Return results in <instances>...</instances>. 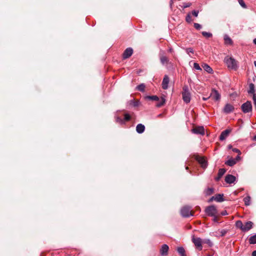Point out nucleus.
Here are the masks:
<instances>
[{
	"instance_id": "obj_1",
	"label": "nucleus",
	"mask_w": 256,
	"mask_h": 256,
	"mask_svg": "<svg viewBox=\"0 0 256 256\" xmlns=\"http://www.w3.org/2000/svg\"><path fill=\"white\" fill-rule=\"evenodd\" d=\"M224 61L228 68L236 70L238 68L237 62L234 58L228 56L224 58Z\"/></svg>"
},
{
	"instance_id": "obj_2",
	"label": "nucleus",
	"mask_w": 256,
	"mask_h": 256,
	"mask_svg": "<svg viewBox=\"0 0 256 256\" xmlns=\"http://www.w3.org/2000/svg\"><path fill=\"white\" fill-rule=\"evenodd\" d=\"M182 100L184 102L188 104L190 102L191 95L187 86H184L182 88Z\"/></svg>"
},
{
	"instance_id": "obj_3",
	"label": "nucleus",
	"mask_w": 256,
	"mask_h": 256,
	"mask_svg": "<svg viewBox=\"0 0 256 256\" xmlns=\"http://www.w3.org/2000/svg\"><path fill=\"white\" fill-rule=\"evenodd\" d=\"M205 212L208 216H213L217 214L218 210L214 206L212 205L206 208Z\"/></svg>"
},
{
	"instance_id": "obj_4",
	"label": "nucleus",
	"mask_w": 256,
	"mask_h": 256,
	"mask_svg": "<svg viewBox=\"0 0 256 256\" xmlns=\"http://www.w3.org/2000/svg\"><path fill=\"white\" fill-rule=\"evenodd\" d=\"M252 104L250 101H247L241 106L242 110L245 114L251 112L252 111Z\"/></svg>"
},
{
	"instance_id": "obj_5",
	"label": "nucleus",
	"mask_w": 256,
	"mask_h": 256,
	"mask_svg": "<svg viewBox=\"0 0 256 256\" xmlns=\"http://www.w3.org/2000/svg\"><path fill=\"white\" fill-rule=\"evenodd\" d=\"M180 214L183 217L185 218L192 216L190 210V208L188 206H185L182 208L180 210Z\"/></svg>"
},
{
	"instance_id": "obj_6",
	"label": "nucleus",
	"mask_w": 256,
	"mask_h": 256,
	"mask_svg": "<svg viewBox=\"0 0 256 256\" xmlns=\"http://www.w3.org/2000/svg\"><path fill=\"white\" fill-rule=\"evenodd\" d=\"M210 97L215 101H219L221 98V95L217 90L212 88L210 94Z\"/></svg>"
},
{
	"instance_id": "obj_7",
	"label": "nucleus",
	"mask_w": 256,
	"mask_h": 256,
	"mask_svg": "<svg viewBox=\"0 0 256 256\" xmlns=\"http://www.w3.org/2000/svg\"><path fill=\"white\" fill-rule=\"evenodd\" d=\"M192 241L196 246L200 250H202V240L200 238H194V236L192 238Z\"/></svg>"
},
{
	"instance_id": "obj_8",
	"label": "nucleus",
	"mask_w": 256,
	"mask_h": 256,
	"mask_svg": "<svg viewBox=\"0 0 256 256\" xmlns=\"http://www.w3.org/2000/svg\"><path fill=\"white\" fill-rule=\"evenodd\" d=\"M234 110V106L232 104H226L222 109V112L224 114H228L233 112Z\"/></svg>"
},
{
	"instance_id": "obj_9",
	"label": "nucleus",
	"mask_w": 256,
	"mask_h": 256,
	"mask_svg": "<svg viewBox=\"0 0 256 256\" xmlns=\"http://www.w3.org/2000/svg\"><path fill=\"white\" fill-rule=\"evenodd\" d=\"M192 132L194 134H200L201 135L204 134V126H197L192 130Z\"/></svg>"
},
{
	"instance_id": "obj_10",
	"label": "nucleus",
	"mask_w": 256,
	"mask_h": 256,
	"mask_svg": "<svg viewBox=\"0 0 256 256\" xmlns=\"http://www.w3.org/2000/svg\"><path fill=\"white\" fill-rule=\"evenodd\" d=\"M196 159L201 165V166L202 168H206L208 165L207 162L204 158L200 156H196Z\"/></svg>"
},
{
	"instance_id": "obj_11",
	"label": "nucleus",
	"mask_w": 256,
	"mask_h": 256,
	"mask_svg": "<svg viewBox=\"0 0 256 256\" xmlns=\"http://www.w3.org/2000/svg\"><path fill=\"white\" fill-rule=\"evenodd\" d=\"M133 53V50L131 48H127L124 52L122 58L124 59H126L130 58Z\"/></svg>"
},
{
	"instance_id": "obj_12",
	"label": "nucleus",
	"mask_w": 256,
	"mask_h": 256,
	"mask_svg": "<svg viewBox=\"0 0 256 256\" xmlns=\"http://www.w3.org/2000/svg\"><path fill=\"white\" fill-rule=\"evenodd\" d=\"M168 249H169V248L167 244H163L162 246V248L160 250V254L162 256H166L168 254Z\"/></svg>"
},
{
	"instance_id": "obj_13",
	"label": "nucleus",
	"mask_w": 256,
	"mask_h": 256,
	"mask_svg": "<svg viewBox=\"0 0 256 256\" xmlns=\"http://www.w3.org/2000/svg\"><path fill=\"white\" fill-rule=\"evenodd\" d=\"M169 83V78L167 75L164 76L162 82V88L164 90H166L168 88Z\"/></svg>"
},
{
	"instance_id": "obj_14",
	"label": "nucleus",
	"mask_w": 256,
	"mask_h": 256,
	"mask_svg": "<svg viewBox=\"0 0 256 256\" xmlns=\"http://www.w3.org/2000/svg\"><path fill=\"white\" fill-rule=\"evenodd\" d=\"M230 132V130H226L222 132L220 136V140L222 141L224 140L227 136H228Z\"/></svg>"
},
{
	"instance_id": "obj_15",
	"label": "nucleus",
	"mask_w": 256,
	"mask_h": 256,
	"mask_svg": "<svg viewBox=\"0 0 256 256\" xmlns=\"http://www.w3.org/2000/svg\"><path fill=\"white\" fill-rule=\"evenodd\" d=\"M236 180V177L232 174H228L225 178V181L228 184H232Z\"/></svg>"
},
{
	"instance_id": "obj_16",
	"label": "nucleus",
	"mask_w": 256,
	"mask_h": 256,
	"mask_svg": "<svg viewBox=\"0 0 256 256\" xmlns=\"http://www.w3.org/2000/svg\"><path fill=\"white\" fill-rule=\"evenodd\" d=\"M253 223L250 222H247L244 224V232H247L250 230L252 227Z\"/></svg>"
},
{
	"instance_id": "obj_17",
	"label": "nucleus",
	"mask_w": 256,
	"mask_h": 256,
	"mask_svg": "<svg viewBox=\"0 0 256 256\" xmlns=\"http://www.w3.org/2000/svg\"><path fill=\"white\" fill-rule=\"evenodd\" d=\"M145 130V126L142 124H138L136 126V131L138 134H142Z\"/></svg>"
},
{
	"instance_id": "obj_18",
	"label": "nucleus",
	"mask_w": 256,
	"mask_h": 256,
	"mask_svg": "<svg viewBox=\"0 0 256 256\" xmlns=\"http://www.w3.org/2000/svg\"><path fill=\"white\" fill-rule=\"evenodd\" d=\"M202 66L204 70L208 72V74H212L213 70L212 68L206 64H204L202 65Z\"/></svg>"
},
{
	"instance_id": "obj_19",
	"label": "nucleus",
	"mask_w": 256,
	"mask_h": 256,
	"mask_svg": "<svg viewBox=\"0 0 256 256\" xmlns=\"http://www.w3.org/2000/svg\"><path fill=\"white\" fill-rule=\"evenodd\" d=\"M236 163V160L232 158L229 159L227 161H226L225 162L226 164L228 166H234Z\"/></svg>"
},
{
	"instance_id": "obj_20",
	"label": "nucleus",
	"mask_w": 256,
	"mask_h": 256,
	"mask_svg": "<svg viewBox=\"0 0 256 256\" xmlns=\"http://www.w3.org/2000/svg\"><path fill=\"white\" fill-rule=\"evenodd\" d=\"M215 196V200L217 202H222L224 201V198H223V194H217L214 196Z\"/></svg>"
},
{
	"instance_id": "obj_21",
	"label": "nucleus",
	"mask_w": 256,
	"mask_h": 256,
	"mask_svg": "<svg viewBox=\"0 0 256 256\" xmlns=\"http://www.w3.org/2000/svg\"><path fill=\"white\" fill-rule=\"evenodd\" d=\"M226 172V170L224 168H220L218 172V176L216 178V180H219L221 178V177Z\"/></svg>"
},
{
	"instance_id": "obj_22",
	"label": "nucleus",
	"mask_w": 256,
	"mask_h": 256,
	"mask_svg": "<svg viewBox=\"0 0 256 256\" xmlns=\"http://www.w3.org/2000/svg\"><path fill=\"white\" fill-rule=\"evenodd\" d=\"M224 40L225 44H226L231 45L232 44V39L227 34H225L224 36Z\"/></svg>"
},
{
	"instance_id": "obj_23",
	"label": "nucleus",
	"mask_w": 256,
	"mask_h": 256,
	"mask_svg": "<svg viewBox=\"0 0 256 256\" xmlns=\"http://www.w3.org/2000/svg\"><path fill=\"white\" fill-rule=\"evenodd\" d=\"M177 251L180 256H186L185 254V250L183 247L178 248Z\"/></svg>"
},
{
	"instance_id": "obj_24",
	"label": "nucleus",
	"mask_w": 256,
	"mask_h": 256,
	"mask_svg": "<svg viewBox=\"0 0 256 256\" xmlns=\"http://www.w3.org/2000/svg\"><path fill=\"white\" fill-rule=\"evenodd\" d=\"M145 85L144 84H141L139 85H138L136 87V90H138V91H140L141 92H144V89H145Z\"/></svg>"
},
{
	"instance_id": "obj_25",
	"label": "nucleus",
	"mask_w": 256,
	"mask_h": 256,
	"mask_svg": "<svg viewBox=\"0 0 256 256\" xmlns=\"http://www.w3.org/2000/svg\"><path fill=\"white\" fill-rule=\"evenodd\" d=\"M160 60L161 63L162 64H164L168 62V59L166 56H162L160 57Z\"/></svg>"
},
{
	"instance_id": "obj_26",
	"label": "nucleus",
	"mask_w": 256,
	"mask_h": 256,
	"mask_svg": "<svg viewBox=\"0 0 256 256\" xmlns=\"http://www.w3.org/2000/svg\"><path fill=\"white\" fill-rule=\"evenodd\" d=\"M236 226L243 231L244 224L241 220H237L236 222Z\"/></svg>"
},
{
	"instance_id": "obj_27",
	"label": "nucleus",
	"mask_w": 256,
	"mask_h": 256,
	"mask_svg": "<svg viewBox=\"0 0 256 256\" xmlns=\"http://www.w3.org/2000/svg\"><path fill=\"white\" fill-rule=\"evenodd\" d=\"M249 90H248V94H254L255 92L254 86L253 84L251 83L249 85Z\"/></svg>"
},
{
	"instance_id": "obj_28",
	"label": "nucleus",
	"mask_w": 256,
	"mask_h": 256,
	"mask_svg": "<svg viewBox=\"0 0 256 256\" xmlns=\"http://www.w3.org/2000/svg\"><path fill=\"white\" fill-rule=\"evenodd\" d=\"M244 202L246 206H248L250 204V196H246L244 198Z\"/></svg>"
},
{
	"instance_id": "obj_29",
	"label": "nucleus",
	"mask_w": 256,
	"mask_h": 256,
	"mask_svg": "<svg viewBox=\"0 0 256 256\" xmlns=\"http://www.w3.org/2000/svg\"><path fill=\"white\" fill-rule=\"evenodd\" d=\"M249 242L250 244H256V234H254L249 238Z\"/></svg>"
},
{
	"instance_id": "obj_30",
	"label": "nucleus",
	"mask_w": 256,
	"mask_h": 256,
	"mask_svg": "<svg viewBox=\"0 0 256 256\" xmlns=\"http://www.w3.org/2000/svg\"><path fill=\"white\" fill-rule=\"evenodd\" d=\"M146 98L154 101H158L160 100L159 98L156 96H147Z\"/></svg>"
},
{
	"instance_id": "obj_31",
	"label": "nucleus",
	"mask_w": 256,
	"mask_h": 256,
	"mask_svg": "<svg viewBox=\"0 0 256 256\" xmlns=\"http://www.w3.org/2000/svg\"><path fill=\"white\" fill-rule=\"evenodd\" d=\"M214 188H209L206 190L204 193L206 196H210L214 192Z\"/></svg>"
},
{
	"instance_id": "obj_32",
	"label": "nucleus",
	"mask_w": 256,
	"mask_h": 256,
	"mask_svg": "<svg viewBox=\"0 0 256 256\" xmlns=\"http://www.w3.org/2000/svg\"><path fill=\"white\" fill-rule=\"evenodd\" d=\"M202 243L206 244L210 246H212L213 245L212 242L210 239H208V238L203 240Z\"/></svg>"
},
{
	"instance_id": "obj_33",
	"label": "nucleus",
	"mask_w": 256,
	"mask_h": 256,
	"mask_svg": "<svg viewBox=\"0 0 256 256\" xmlns=\"http://www.w3.org/2000/svg\"><path fill=\"white\" fill-rule=\"evenodd\" d=\"M130 104L132 105L134 107H136L138 106L140 104V102L138 100H132L130 102Z\"/></svg>"
},
{
	"instance_id": "obj_34",
	"label": "nucleus",
	"mask_w": 256,
	"mask_h": 256,
	"mask_svg": "<svg viewBox=\"0 0 256 256\" xmlns=\"http://www.w3.org/2000/svg\"><path fill=\"white\" fill-rule=\"evenodd\" d=\"M202 34L204 37L209 38L212 36V34L206 32H202Z\"/></svg>"
},
{
	"instance_id": "obj_35",
	"label": "nucleus",
	"mask_w": 256,
	"mask_h": 256,
	"mask_svg": "<svg viewBox=\"0 0 256 256\" xmlns=\"http://www.w3.org/2000/svg\"><path fill=\"white\" fill-rule=\"evenodd\" d=\"M164 103H165L164 98H162L160 102H158V103H157L156 106L157 107H161L164 104Z\"/></svg>"
},
{
	"instance_id": "obj_36",
	"label": "nucleus",
	"mask_w": 256,
	"mask_h": 256,
	"mask_svg": "<svg viewBox=\"0 0 256 256\" xmlns=\"http://www.w3.org/2000/svg\"><path fill=\"white\" fill-rule=\"evenodd\" d=\"M238 2L242 7L244 8H246V6L243 0H238Z\"/></svg>"
},
{
	"instance_id": "obj_37",
	"label": "nucleus",
	"mask_w": 256,
	"mask_h": 256,
	"mask_svg": "<svg viewBox=\"0 0 256 256\" xmlns=\"http://www.w3.org/2000/svg\"><path fill=\"white\" fill-rule=\"evenodd\" d=\"M186 22L190 23L192 22V20L191 16L190 14H188L186 18Z\"/></svg>"
},
{
	"instance_id": "obj_38",
	"label": "nucleus",
	"mask_w": 256,
	"mask_h": 256,
	"mask_svg": "<svg viewBox=\"0 0 256 256\" xmlns=\"http://www.w3.org/2000/svg\"><path fill=\"white\" fill-rule=\"evenodd\" d=\"M191 3L190 2H185V3H184L183 4V6H182V8L184 9L186 8H188L190 7V6H191Z\"/></svg>"
},
{
	"instance_id": "obj_39",
	"label": "nucleus",
	"mask_w": 256,
	"mask_h": 256,
	"mask_svg": "<svg viewBox=\"0 0 256 256\" xmlns=\"http://www.w3.org/2000/svg\"><path fill=\"white\" fill-rule=\"evenodd\" d=\"M194 28L198 30H200L202 28V26L198 23H194Z\"/></svg>"
},
{
	"instance_id": "obj_40",
	"label": "nucleus",
	"mask_w": 256,
	"mask_h": 256,
	"mask_svg": "<svg viewBox=\"0 0 256 256\" xmlns=\"http://www.w3.org/2000/svg\"><path fill=\"white\" fill-rule=\"evenodd\" d=\"M194 68L197 70H202V68H200V65L196 63V62H194Z\"/></svg>"
},
{
	"instance_id": "obj_41",
	"label": "nucleus",
	"mask_w": 256,
	"mask_h": 256,
	"mask_svg": "<svg viewBox=\"0 0 256 256\" xmlns=\"http://www.w3.org/2000/svg\"><path fill=\"white\" fill-rule=\"evenodd\" d=\"M186 52L188 54H190V53H192V54L194 53V50H193L192 48H186Z\"/></svg>"
},
{
	"instance_id": "obj_42",
	"label": "nucleus",
	"mask_w": 256,
	"mask_h": 256,
	"mask_svg": "<svg viewBox=\"0 0 256 256\" xmlns=\"http://www.w3.org/2000/svg\"><path fill=\"white\" fill-rule=\"evenodd\" d=\"M130 119V116L128 114H124V120L125 121H128Z\"/></svg>"
},
{
	"instance_id": "obj_43",
	"label": "nucleus",
	"mask_w": 256,
	"mask_h": 256,
	"mask_svg": "<svg viewBox=\"0 0 256 256\" xmlns=\"http://www.w3.org/2000/svg\"><path fill=\"white\" fill-rule=\"evenodd\" d=\"M228 230H222L220 231V236H224Z\"/></svg>"
},
{
	"instance_id": "obj_44",
	"label": "nucleus",
	"mask_w": 256,
	"mask_h": 256,
	"mask_svg": "<svg viewBox=\"0 0 256 256\" xmlns=\"http://www.w3.org/2000/svg\"><path fill=\"white\" fill-rule=\"evenodd\" d=\"M116 120L118 122H119L120 124H122L124 122V120H123L120 117H116Z\"/></svg>"
},
{
	"instance_id": "obj_45",
	"label": "nucleus",
	"mask_w": 256,
	"mask_h": 256,
	"mask_svg": "<svg viewBox=\"0 0 256 256\" xmlns=\"http://www.w3.org/2000/svg\"><path fill=\"white\" fill-rule=\"evenodd\" d=\"M198 12H199L198 10H194L192 12V14L194 16L197 17L198 16Z\"/></svg>"
},
{
	"instance_id": "obj_46",
	"label": "nucleus",
	"mask_w": 256,
	"mask_h": 256,
	"mask_svg": "<svg viewBox=\"0 0 256 256\" xmlns=\"http://www.w3.org/2000/svg\"><path fill=\"white\" fill-rule=\"evenodd\" d=\"M232 151L234 152L238 153L239 155H240L241 154L240 151L238 149L236 148H232Z\"/></svg>"
},
{
	"instance_id": "obj_47",
	"label": "nucleus",
	"mask_w": 256,
	"mask_h": 256,
	"mask_svg": "<svg viewBox=\"0 0 256 256\" xmlns=\"http://www.w3.org/2000/svg\"><path fill=\"white\" fill-rule=\"evenodd\" d=\"M222 216H226L228 214V212L226 210H224L221 212Z\"/></svg>"
},
{
	"instance_id": "obj_48",
	"label": "nucleus",
	"mask_w": 256,
	"mask_h": 256,
	"mask_svg": "<svg viewBox=\"0 0 256 256\" xmlns=\"http://www.w3.org/2000/svg\"><path fill=\"white\" fill-rule=\"evenodd\" d=\"M252 94H253V96H252L253 101L254 102L256 101V94L254 93Z\"/></svg>"
},
{
	"instance_id": "obj_49",
	"label": "nucleus",
	"mask_w": 256,
	"mask_h": 256,
	"mask_svg": "<svg viewBox=\"0 0 256 256\" xmlns=\"http://www.w3.org/2000/svg\"><path fill=\"white\" fill-rule=\"evenodd\" d=\"M212 217H214L213 221L214 222H218V218H217V216H216V215L214 216H213Z\"/></svg>"
},
{
	"instance_id": "obj_50",
	"label": "nucleus",
	"mask_w": 256,
	"mask_h": 256,
	"mask_svg": "<svg viewBox=\"0 0 256 256\" xmlns=\"http://www.w3.org/2000/svg\"><path fill=\"white\" fill-rule=\"evenodd\" d=\"M213 200H215V196H212L209 200H208V202H212Z\"/></svg>"
},
{
	"instance_id": "obj_51",
	"label": "nucleus",
	"mask_w": 256,
	"mask_h": 256,
	"mask_svg": "<svg viewBox=\"0 0 256 256\" xmlns=\"http://www.w3.org/2000/svg\"><path fill=\"white\" fill-rule=\"evenodd\" d=\"M240 155L238 154V156H237L236 157V158H234V160H236V162H237L238 160H240Z\"/></svg>"
},
{
	"instance_id": "obj_52",
	"label": "nucleus",
	"mask_w": 256,
	"mask_h": 256,
	"mask_svg": "<svg viewBox=\"0 0 256 256\" xmlns=\"http://www.w3.org/2000/svg\"><path fill=\"white\" fill-rule=\"evenodd\" d=\"M210 98V96H209L207 97V98L203 97V98H202V100H204L206 101V100H208V99H209V98Z\"/></svg>"
},
{
	"instance_id": "obj_53",
	"label": "nucleus",
	"mask_w": 256,
	"mask_h": 256,
	"mask_svg": "<svg viewBox=\"0 0 256 256\" xmlns=\"http://www.w3.org/2000/svg\"><path fill=\"white\" fill-rule=\"evenodd\" d=\"M228 150L232 149V148H232V146L231 144H229V145L228 146Z\"/></svg>"
},
{
	"instance_id": "obj_54",
	"label": "nucleus",
	"mask_w": 256,
	"mask_h": 256,
	"mask_svg": "<svg viewBox=\"0 0 256 256\" xmlns=\"http://www.w3.org/2000/svg\"><path fill=\"white\" fill-rule=\"evenodd\" d=\"M252 256H256V250L252 252Z\"/></svg>"
},
{
	"instance_id": "obj_55",
	"label": "nucleus",
	"mask_w": 256,
	"mask_h": 256,
	"mask_svg": "<svg viewBox=\"0 0 256 256\" xmlns=\"http://www.w3.org/2000/svg\"><path fill=\"white\" fill-rule=\"evenodd\" d=\"M253 42H254V44H256V38H254V40H253Z\"/></svg>"
},
{
	"instance_id": "obj_56",
	"label": "nucleus",
	"mask_w": 256,
	"mask_h": 256,
	"mask_svg": "<svg viewBox=\"0 0 256 256\" xmlns=\"http://www.w3.org/2000/svg\"><path fill=\"white\" fill-rule=\"evenodd\" d=\"M254 106L255 110H256V101L254 102Z\"/></svg>"
},
{
	"instance_id": "obj_57",
	"label": "nucleus",
	"mask_w": 256,
	"mask_h": 256,
	"mask_svg": "<svg viewBox=\"0 0 256 256\" xmlns=\"http://www.w3.org/2000/svg\"><path fill=\"white\" fill-rule=\"evenodd\" d=\"M172 3H173V0H170V5L172 6Z\"/></svg>"
},
{
	"instance_id": "obj_58",
	"label": "nucleus",
	"mask_w": 256,
	"mask_h": 256,
	"mask_svg": "<svg viewBox=\"0 0 256 256\" xmlns=\"http://www.w3.org/2000/svg\"><path fill=\"white\" fill-rule=\"evenodd\" d=\"M254 66L256 67V61H254Z\"/></svg>"
},
{
	"instance_id": "obj_59",
	"label": "nucleus",
	"mask_w": 256,
	"mask_h": 256,
	"mask_svg": "<svg viewBox=\"0 0 256 256\" xmlns=\"http://www.w3.org/2000/svg\"><path fill=\"white\" fill-rule=\"evenodd\" d=\"M254 140H256V135L254 136Z\"/></svg>"
},
{
	"instance_id": "obj_60",
	"label": "nucleus",
	"mask_w": 256,
	"mask_h": 256,
	"mask_svg": "<svg viewBox=\"0 0 256 256\" xmlns=\"http://www.w3.org/2000/svg\"><path fill=\"white\" fill-rule=\"evenodd\" d=\"M206 256H211L210 254H208Z\"/></svg>"
},
{
	"instance_id": "obj_61",
	"label": "nucleus",
	"mask_w": 256,
	"mask_h": 256,
	"mask_svg": "<svg viewBox=\"0 0 256 256\" xmlns=\"http://www.w3.org/2000/svg\"><path fill=\"white\" fill-rule=\"evenodd\" d=\"M186 170H188V167H187V166H186Z\"/></svg>"
}]
</instances>
